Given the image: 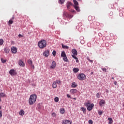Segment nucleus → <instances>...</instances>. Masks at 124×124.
Wrapping results in <instances>:
<instances>
[{"mask_svg":"<svg viewBox=\"0 0 124 124\" xmlns=\"http://www.w3.org/2000/svg\"><path fill=\"white\" fill-rule=\"evenodd\" d=\"M37 96L35 94H31L29 99V103L30 105H33L36 101Z\"/></svg>","mask_w":124,"mask_h":124,"instance_id":"obj_1","label":"nucleus"},{"mask_svg":"<svg viewBox=\"0 0 124 124\" xmlns=\"http://www.w3.org/2000/svg\"><path fill=\"white\" fill-rule=\"evenodd\" d=\"M38 46L40 48L43 49L46 47V42L45 40H42L38 42Z\"/></svg>","mask_w":124,"mask_h":124,"instance_id":"obj_2","label":"nucleus"},{"mask_svg":"<svg viewBox=\"0 0 124 124\" xmlns=\"http://www.w3.org/2000/svg\"><path fill=\"white\" fill-rule=\"evenodd\" d=\"M85 106L87 107L88 110L89 111H91L93 107H94V104H92L91 105H90V103H85L84 104Z\"/></svg>","mask_w":124,"mask_h":124,"instance_id":"obj_3","label":"nucleus"},{"mask_svg":"<svg viewBox=\"0 0 124 124\" xmlns=\"http://www.w3.org/2000/svg\"><path fill=\"white\" fill-rule=\"evenodd\" d=\"M86 78V76L83 73L79 74L78 76V78L80 80H84Z\"/></svg>","mask_w":124,"mask_h":124,"instance_id":"obj_4","label":"nucleus"},{"mask_svg":"<svg viewBox=\"0 0 124 124\" xmlns=\"http://www.w3.org/2000/svg\"><path fill=\"white\" fill-rule=\"evenodd\" d=\"M9 73L11 75V76H14V75H16V73L15 71V70L14 69H12V70H10Z\"/></svg>","mask_w":124,"mask_h":124,"instance_id":"obj_5","label":"nucleus"},{"mask_svg":"<svg viewBox=\"0 0 124 124\" xmlns=\"http://www.w3.org/2000/svg\"><path fill=\"white\" fill-rule=\"evenodd\" d=\"M11 51L14 54H16L17 52V48L14 46L11 47Z\"/></svg>","mask_w":124,"mask_h":124,"instance_id":"obj_6","label":"nucleus"},{"mask_svg":"<svg viewBox=\"0 0 124 124\" xmlns=\"http://www.w3.org/2000/svg\"><path fill=\"white\" fill-rule=\"evenodd\" d=\"M71 122L69 121V120H64L62 121V124H71Z\"/></svg>","mask_w":124,"mask_h":124,"instance_id":"obj_7","label":"nucleus"},{"mask_svg":"<svg viewBox=\"0 0 124 124\" xmlns=\"http://www.w3.org/2000/svg\"><path fill=\"white\" fill-rule=\"evenodd\" d=\"M18 64L19 66L21 67H24L25 66L24 62H23L21 60H19L18 61Z\"/></svg>","mask_w":124,"mask_h":124,"instance_id":"obj_8","label":"nucleus"},{"mask_svg":"<svg viewBox=\"0 0 124 124\" xmlns=\"http://www.w3.org/2000/svg\"><path fill=\"white\" fill-rule=\"evenodd\" d=\"M56 66V64L55 62L53 61L52 62V64H51V65L50 66V68L51 69H54V68H55V67Z\"/></svg>","mask_w":124,"mask_h":124,"instance_id":"obj_9","label":"nucleus"},{"mask_svg":"<svg viewBox=\"0 0 124 124\" xmlns=\"http://www.w3.org/2000/svg\"><path fill=\"white\" fill-rule=\"evenodd\" d=\"M49 55V51L48 50H46L43 53V55L45 57H48Z\"/></svg>","mask_w":124,"mask_h":124,"instance_id":"obj_10","label":"nucleus"},{"mask_svg":"<svg viewBox=\"0 0 124 124\" xmlns=\"http://www.w3.org/2000/svg\"><path fill=\"white\" fill-rule=\"evenodd\" d=\"M4 51H5V52L6 54L9 53V51H10L9 48H8V47H5V48L4 49Z\"/></svg>","mask_w":124,"mask_h":124,"instance_id":"obj_11","label":"nucleus"},{"mask_svg":"<svg viewBox=\"0 0 124 124\" xmlns=\"http://www.w3.org/2000/svg\"><path fill=\"white\" fill-rule=\"evenodd\" d=\"M72 53L74 55H78V52L75 49H74L72 50Z\"/></svg>","mask_w":124,"mask_h":124,"instance_id":"obj_12","label":"nucleus"},{"mask_svg":"<svg viewBox=\"0 0 124 124\" xmlns=\"http://www.w3.org/2000/svg\"><path fill=\"white\" fill-rule=\"evenodd\" d=\"M78 92V90L76 89H72L70 90V93L72 94H74L75 93H77Z\"/></svg>","mask_w":124,"mask_h":124,"instance_id":"obj_13","label":"nucleus"},{"mask_svg":"<svg viewBox=\"0 0 124 124\" xmlns=\"http://www.w3.org/2000/svg\"><path fill=\"white\" fill-rule=\"evenodd\" d=\"M25 114V112L23 110L21 109L19 112V114L21 116H23Z\"/></svg>","mask_w":124,"mask_h":124,"instance_id":"obj_14","label":"nucleus"},{"mask_svg":"<svg viewBox=\"0 0 124 124\" xmlns=\"http://www.w3.org/2000/svg\"><path fill=\"white\" fill-rule=\"evenodd\" d=\"M106 103V102L104 100H101V101L99 103L100 106H102L103 104H105Z\"/></svg>","mask_w":124,"mask_h":124,"instance_id":"obj_15","label":"nucleus"},{"mask_svg":"<svg viewBox=\"0 0 124 124\" xmlns=\"http://www.w3.org/2000/svg\"><path fill=\"white\" fill-rule=\"evenodd\" d=\"M72 5V3L71 2H68L67 3V4H66V6H67V9H69L70 8V7Z\"/></svg>","mask_w":124,"mask_h":124,"instance_id":"obj_16","label":"nucleus"},{"mask_svg":"<svg viewBox=\"0 0 124 124\" xmlns=\"http://www.w3.org/2000/svg\"><path fill=\"white\" fill-rule=\"evenodd\" d=\"M74 8L77 12H79L80 11V9L78 6H74Z\"/></svg>","mask_w":124,"mask_h":124,"instance_id":"obj_17","label":"nucleus"},{"mask_svg":"<svg viewBox=\"0 0 124 124\" xmlns=\"http://www.w3.org/2000/svg\"><path fill=\"white\" fill-rule=\"evenodd\" d=\"M73 72L75 73H78L79 71V69L78 68H74L73 70Z\"/></svg>","mask_w":124,"mask_h":124,"instance_id":"obj_18","label":"nucleus"},{"mask_svg":"<svg viewBox=\"0 0 124 124\" xmlns=\"http://www.w3.org/2000/svg\"><path fill=\"white\" fill-rule=\"evenodd\" d=\"M57 83L56 81H54V82L52 84V87L53 88H56L57 87Z\"/></svg>","mask_w":124,"mask_h":124,"instance_id":"obj_19","label":"nucleus"},{"mask_svg":"<svg viewBox=\"0 0 124 124\" xmlns=\"http://www.w3.org/2000/svg\"><path fill=\"white\" fill-rule=\"evenodd\" d=\"M14 19V17H12V19H10V20L9 21L8 23H9V24L10 25L12 24L13 23V22H14L13 19Z\"/></svg>","mask_w":124,"mask_h":124,"instance_id":"obj_20","label":"nucleus"},{"mask_svg":"<svg viewBox=\"0 0 124 124\" xmlns=\"http://www.w3.org/2000/svg\"><path fill=\"white\" fill-rule=\"evenodd\" d=\"M69 14L67 12H64L63 13V16L64 17H68Z\"/></svg>","mask_w":124,"mask_h":124,"instance_id":"obj_21","label":"nucleus"},{"mask_svg":"<svg viewBox=\"0 0 124 124\" xmlns=\"http://www.w3.org/2000/svg\"><path fill=\"white\" fill-rule=\"evenodd\" d=\"M77 84L75 83V82H73L72 84V88H76L77 87Z\"/></svg>","mask_w":124,"mask_h":124,"instance_id":"obj_22","label":"nucleus"},{"mask_svg":"<svg viewBox=\"0 0 124 124\" xmlns=\"http://www.w3.org/2000/svg\"><path fill=\"white\" fill-rule=\"evenodd\" d=\"M81 109L83 111L84 114H86V109L83 107L81 108Z\"/></svg>","mask_w":124,"mask_h":124,"instance_id":"obj_23","label":"nucleus"},{"mask_svg":"<svg viewBox=\"0 0 124 124\" xmlns=\"http://www.w3.org/2000/svg\"><path fill=\"white\" fill-rule=\"evenodd\" d=\"M108 120L109 121V122L108 123L109 124H111L113 122L111 118H108Z\"/></svg>","mask_w":124,"mask_h":124,"instance_id":"obj_24","label":"nucleus"},{"mask_svg":"<svg viewBox=\"0 0 124 124\" xmlns=\"http://www.w3.org/2000/svg\"><path fill=\"white\" fill-rule=\"evenodd\" d=\"M5 96H6L5 93H0V97H5Z\"/></svg>","mask_w":124,"mask_h":124,"instance_id":"obj_25","label":"nucleus"},{"mask_svg":"<svg viewBox=\"0 0 124 124\" xmlns=\"http://www.w3.org/2000/svg\"><path fill=\"white\" fill-rule=\"evenodd\" d=\"M73 2H74V3L75 4L74 6H78V3L77 1L76 0H73Z\"/></svg>","mask_w":124,"mask_h":124,"instance_id":"obj_26","label":"nucleus"},{"mask_svg":"<svg viewBox=\"0 0 124 124\" xmlns=\"http://www.w3.org/2000/svg\"><path fill=\"white\" fill-rule=\"evenodd\" d=\"M62 47L63 49H68L69 47L66 46H64L63 44H62Z\"/></svg>","mask_w":124,"mask_h":124,"instance_id":"obj_27","label":"nucleus"},{"mask_svg":"<svg viewBox=\"0 0 124 124\" xmlns=\"http://www.w3.org/2000/svg\"><path fill=\"white\" fill-rule=\"evenodd\" d=\"M65 56H66V55L65 54V52L64 51H62V54H61V57H64Z\"/></svg>","mask_w":124,"mask_h":124,"instance_id":"obj_28","label":"nucleus"},{"mask_svg":"<svg viewBox=\"0 0 124 124\" xmlns=\"http://www.w3.org/2000/svg\"><path fill=\"white\" fill-rule=\"evenodd\" d=\"M63 61H64V62H68V59H67V58L66 56L63 57Z\"/></svg>","mask_w":124,"mask_h":124,"instance_id":"obj_29","label":"nucleus"},{"mask_svg":"<svg viewBox=\"0 0 124 124\" xmlns=\"http://www.w3.org/2000/svg\"><path fill=\"white\" fill-rule=\"evenodd\" d=\"M64 111H65V110H64V108H61V109H60V112H61V113H62V114H63V113H64Z\"/></svg>","mask_w":124,"mask_h":124,"instance_id":"obj_30","label":"nucleus"},{"mask_svg":"<svg viewBox=\"0 0 124 124\" xmlns=\"http://www.w3.org/2000/svg\"><path fill=\"white\" fill-rule=\"evenodd\" d=\"M28 63L29 64H30V65H32V61L31 60H29L28 61Z\"/></svg>","mask_w":124,"mask_h":124,"instance_id":"obj_31","label":"nucleus"},{"mask_svg":"<svg viewBox=\"0 0 124 124\" xmlns=\"http://www.w3.org/2000/svg\"><path fill=\"white\" fill-rule=\"evenodd\" d=\"M65 0H60L59 3L62 4L65 2Z\"/></svg>","mask_w":124,"mask_h":124,"instance_id":"obj_32","label":"nucleus"},{"mask_svg":"<svg viewBox=\"0 0 124 124\" xmlns=\"http://www.w3.org/2000/svg\"><path fill=\"white\" fill-rule=\"evenodd\" d=\"M2 44H3V40L0 39V46L2 45Z\"/></svg>","mask_w":124,"mask_h":124,"instance_id":"obj_33","label":"nucleus"},{"mask_svg":"<svg viewBox=\"0 0 124 124\" xmlns=\"http://www.w3.org/2000/svg\"><path fill=\"white\" fill-rule=\"evenodd\" d=\"M59 100V98L57 97H55L54 99V101L57 103L58 102Z\"/></svg>","mask_w":124,"mask_h":124,"instance_id":"obj_34","label":"nucleus"},{"mask_svg":"<svg viewBox=\"0 0 124 124\" xmlns=\"http://www.w3.org/2000/svg\"><path fill=\"white\" fill-rule=\"evenodd\" d=\"M1 61L2 62H3V63H5V62H6V60H3V59H1Z\"/></svg>","mask_w":124,"mask_h":124,"instance_id":"obj_35","label":"nucleus"},{"mask_svg":"<svg viewBox=\"0 0 124 124\" xmlns=\"http://www.w3.org/2000/svg\"><path fill=\"white\" fill-rule=\"evenodd\" d=\"M98 114L100 115H101L103 113V112H104V111H98Z\"/></svg>","mask_w":124,"mask_h":124,"instance_id":"obj_36","label":"nucleus"},{"mask_svg":"<svg viewBox=\"0 0 124 124\" xmlns=\"http://www.w3.org/2000/svg\"><path fill=\"white\" fill-rule=\"evenodd\" d=\"M72 57L74 59H75V60H78V58L76 57L75 56V55H72Z\"/></svg>","mask_w":124,"mask_h":124,"instance_id":"obj_37","label":"nucleus"},{"mask_svg":"<svg viewBox=\"0 0 124 124\" xmlns=\"http://www.w3.org/2000/svg\"><path fill=\"white\" fill-rule=\"evenodd\" d=\"M56 82V84H59L60 83H61V81L60 80H57L56 81H55Z\"/></svg>","mask_w":124,"mask_h":124,"instance_id":"obj_38","label":"nucleus"},{"mask_svg":"<svg viewBox=\"0 0 124 124\" xmlns=\"http://www.w3.org/2000/svg\"><path fill=\"white\" fill-rule=\"evenodd\" d=\"M2 117V111L0 110V118Z\"/></svg>","mask_w":124,"mask_h":124,"instance_id":"obj_39","label":"nucleus"},{"mask_svg":"<svg viewBox=\"0 0 124 124\" xmlns=\"http://www.w3.org/2000/svg\"><path fill=\"white\" fill-rule=\"evenodd\" d=\"M89 124H93V122L92 120H90L89 121Z\"/></svg>","mask_w":124,"mask_h":124,"instance_id":"obj_40","label":"nucleus"},{"mask_svg":"<svg viewBox=\"0 0 124 124\" xmlns=\"http://www.w3.org/2000/svg\"><path fill=\"white\" fill-rule=\"evenodd\" d=\"M96 97H97V98H100V94H99V93H97L96 94Z\"/></svg>","mask_w":124,"mask_h":124,"instance_id":"obj_41","label":"nucleus"},{"mask_svg":"<svg viewBox=\"0 0 124 124\" xmlns=\"http://www.w3.org/2000/svg\"><path fill=\"white\" fill-rule=\"evenodd\" d=\"M73 17L72 16H71V15H68V16L67 18H71L72 17Z\"/></svg>","mask_w":124,"mask_h":124,"instance_id":"obj_42","label":"nucleus"},{"mask_svg":"<svg viewBox=\"0 0 124 124\" xmlns=\"http://www.w3.org/2000/svg\"><path fill=\"white\" fill-rule=\"evenodd\" d=\"M110 16H112L113 15V13L112 12H110V13L109 14Z\"/></svg>","mask_w":124,"mask_h":124,"instance_id":"obj_43","label":"nucleus"},{"mask_svg":"<svg viewBox=\"0 0 124 124\" xmlns=\"http://www.w3.org/2000/svg\"><path fill=\"white\" fill-rule=\"evenodd\" d=\"M56 51H53L52 52V54L53 56H55L56 55Z\"/></svg>","mask_w":124,"mask_h":124,"instance_id":"obj_44","label":"nucleus"},{"mask_svg":"<svg viewBox=\"0 0 124 124\" xmlns=\"http://www.w3.org/2000/svg\"><path fill=\"white\" fill-rule=\"evenodd\" d=\"M52 116L53 117H55L56 116V114L54 112H53V113H52Z\"/></svg>","mask_w":124,"mask_h":124,"instance_id":"obj_45","label":"nucleus"},{"mask_svg":"<svg viewBox=\"0 0 124 124\" xmlns=\"http://www.w3.org/2000/svg\"><path fill=\"white\" fill-rule=\"evenodd\" d=\"M102 70H103V72H106V68H102Z\"/></svg>","mask_w":124,"mask_h":124,"instance_id":"obj_46","label":"nucleus"},{"mask_svg":"<svg viewBox=\"0 0 124 124\" xmlns=\"http://www.w3.org/2000/svg\"><path fill=\"white\" fill-rule=\"evenodd\" d=\"M18 36V37H20V38L23 37V36L22 35H21V34H19Z\"/></svg>","mask_w":124,"mask_h":124,"instance_id":"obj_47","label":"nucleus"},{"mask_svg":"<svg viewBox=\"0 0 124 124\" xmlns=\"http://www.w3.org/2000/svg\"><path fill=\"white\" fill-rule=\"evenodd\" d=\"M67 96L68 98H71V96L69 94H67Z\"/></svg>","mask_w":124,"mask_h":124,"instance_id":"obj_48","label":"nucleus"},{"mask_svg":"<svg viewBox=\"0 0 124 124\" xmlns=\"http://www.w3.org/2000/svg\"><path fill=\"white\" fill-rule=\"evenodd\" d=\"M31 65V68H33V69H34V66L33 65Z\"/></svg>","mask_w":124,"mask_h":124,"instance_id":"obj_49","label":"nucleus"},{"mask_svg":"<svg viewBox=\"0 0 124 124\" xmlns=\"http://www.w3.org/2000/svg\"><path fill=\"white\" fill-rule=\"evenodd\" d=\"M106 92L107 93H108L109 92L108 90V89L106 90Z\"/></svg>","mask_w":124,"mask_h":124,"instance_id":"obj_50","label":"nucleus"},{"mask_svg":"<svg viewBox=\"0 0 124 124\" xmlns=\"http://www.w3.org/2000/svg\"><path fill=\"white\" fill-rule=\"evenodd\" d=\"M117 84V82L116 81H115V82H114V84H115V85H116Z\"/></svg>","mask_w":124,"mask_h":124,"instance_id":"obj_51","label":"nucleus"},{"mask_svg":"<svg viewBox=\"0 0 124 124\" xmlns=\"http://www.w3.org/2000/svg\"><path fill=\"white\" fill-rule=\"evenodd\" d=\"M88 60L90 62H93V61H92V60H90L89 59H88Z\"/></svg>","mask_w":124,"mask_h":124,"instance_id":"obj_52","label":"nucleus"},{"mask_svg":"<svg viewBox=\"0 0 124 124\" xmlns=\"http://www.w3.org/2000/svg\"><path fill=\"white\" fill-rule=\"evenodd\" d=\"M96 25H97V26H99V23L98 22H97V23H96Z\"/></svg>","mask_w":124,"mask_h":124,"instance_id":"obj_53","label":"nucleus"},{"mask_svg":"<svg viewBox=\"0 0 124 124\" xmlns=\"http://www.w3.org/2000/svg\"><path fill=\"white\" fill-rule=\"evenodd\" d=\"M11 44L14 45V42L13 41H12V42H11Z\"/></svg>","mask_w":124,"mask_h":124,"instance_id":"obj_54","label":"nucleus"},{"mask_svg":"<svg viewBox=\"0 0 124 124\" xmlns=\"http://www.w3.org/2000/svg\"><path fill=\"white\" fill-rule=\"evenodd\" d=\"M76 62L78 63L79 62V61H78V60H76Z\"/></svg>","mask_w":124,"mask_h":124,"instance_id":"obj_55","label":"nucleus"},{"mask_svg":"<svg viewBox=\"0 0 124 124\" xmlns=\"http://www.w3.org/2000/svg\"><path fill=\"white\" fill-rule=\"evenodd\" d=\"M72 12H73V13H74V12H75V11L74 10H73V11H72Z\"/></svg>","mask_w":124,"mask_h":124,"instance_id":"obj_56","label":"nucleus"},{"mask_svg":"<svg viewBox=\"0 0 124 124\" xmlns=\"http://www.w3.org/2000/svg\"><path fill=\"white\" fill-rule=\"evenodd\" d=\"M0 109H1V106H0Z\"/></svg>","mask_w":124,"mask_h":124,"instance_id":"obj_57","label":"nucleus"},{"mask_svg":"<svg viewBox=\"0 0 124 124\" xmlns=\"http://www.w3.org/2000/svg\"><path fill=\"white\" fill-rule=\"evenodd\" d=\"M78 1H81V0H78Z\"/></svg>","mask_w":124,"mask_h":124,"instance_id":"obj_58","label":"nucleus"},{"mask_svg":"<svg viewBox=\"0 0 124 124\" xmlns=\"http://www.w3.org/2000/svg\"><path fill=\"white\" fill-rule=\"evenodd\" d=\"M93 72H92L91 74V75H93Z\"/></svg>","mask_w":124,"mask_h":124,"instance_id":"obj_59","label":"nucleus"},{"mask_svg":"<svg viewBox=\"0 0 124 124\" xmlns=\"http://www.w3.org/2000/svg\"><path fill=\"white\" fill-rule=\"evenodd\" d=\"M112 79H114V78L113 77H112Z\"/></svg>","mask_w":124,"mask_h":124,"instance_id":"obj_60","label":"nucleus"},{"mask_svg":"<svg viewBox=\"0 0 124 124\" xmlns=\"http://www.w3.org/2000/svg\"><path fill=\"white\" fill-rule=\"evenodd\" d=\"M74 99H75V100H76V98H73Z\"/></svg>","mask_w":124,"mask_h":124,"instance_id":"obj_61","label":"nucleus"},{"mask_svg":"<svg viewBox=\"0 0 124 124\" xmlns=\"http://www.w3.org/2000/svg\"><path fill=\"white\" fill-rule=\"evenodd\" d=\"M123 107H124V104H123Z\"/></svg>","mask_w":124,"mask_h":124,"instance_id":"obj_62","label":"nucleus"}]
</instances>
